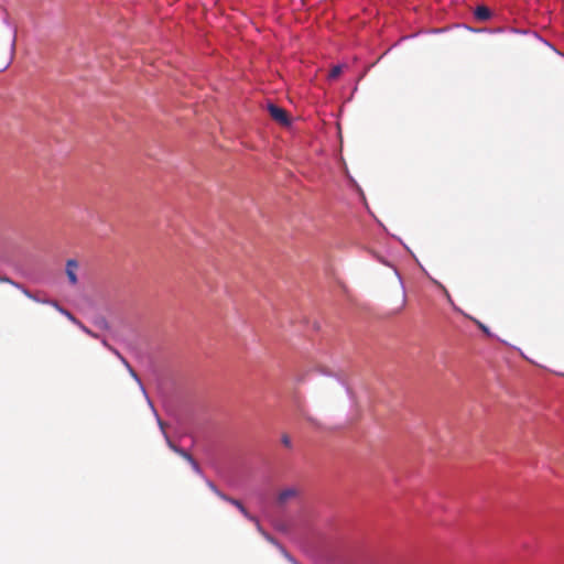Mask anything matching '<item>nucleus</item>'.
<instances>
[{"instance_id":"obj_21","label":"nucleus","mask_w":564,"mask_h":564,"mask_svg":"<svg viewBox=\"0 0 564 564\" xmlns=\"http://www.w3.org/2000/svg\"><path fill=\"white\" fill-rule=\"evenodd\" d=\"M102 345L109 349L111 347L106 339L101 340Z\"/></svg>"},{"instance_id":"obj_17","label":"nucleus","mask_w":564,"mask_h":564,"mask_svg":"<svg viewBox=\"0 0 564 564\" xmlns=\"http://www.w3.org/2000/svg\"><path fill=\"white\" fill-rule=\"evenodd\" d=\"M282 553L283 555L285 556V558L291 562L292 564H294V562H297L293 556H291L284 549H282Z\"/></svg>"},{"instance_id":"obj_4","label":"nucleus","mask_w":564,"mask_h":564,"mask_svg":"<svg viewBox=\"0 0 564 564\" xmlns=\"http://www.w3.org/2000/svg\"><path fill=\"white\" fill-rule=\"evenodd\" d=\"M299 495V491L296 488H285L283 490H281L278 495V502L280 505H284L289 500H291L292 498H295L296 496Z\"/></svg>"},{"instance_id":"obj_23","label":"nucleus","mask_w":564,"mask_h":564,"mask_svg":"<svg viewBox=\"0 0 564 564\" xmlns=\"http://www.w3.org/2000/svg\"><path fill=\"white\" fill-rule=\"evenodd\" d=\"M7 66H8V64H4V65H3V67H2L1 69H4V68H7Z\"/></svg>"},{"instance_id":"obj_18","label":"nucleus","mask_w":564,"mask_h":564,"mask_svg":"<svg viewBox=\"0 0 564 564\" xmlns=\"http://www.w3.org/2000/svg\"><path fill=\"white\" fill-rule=\"evenodd\" d=\"M180 456L183 457L186 462H189L193 458V456L189 453H187L185 449L181 453Z\"/></svg>"},{"instance_id":"obj_2","label":"nucleus","mask_w":564,"mask_h":564,"mask_svg":"<svg viewBox=\"0 0 564 564\" xmlns=\"http://www.w3.org/2000/svg\"><path fill=\"white\" fill-rule=\"evenodd\" d=\"M78 267H79V264L75 259H68L66 261L65 272H66L67 279L72 285H76L78 283V278H77Z\"/></svg>"},{"instance_id":"obj_13","label":"nucleus","mask_w":564,"mask_h":564,"mask_svg":"<svg viewBox=\"0 0 564 564\" xmlns=\"http://www.w3.org/2000/svg\"><path fill=\"white\" fill-rule=\"evenodd\" d=\"M77 326L85 333L87 334L88 336L93 337V338H99L98 334L94 333L91 329H89L88 327H86L82 322H79L77 324Z\"/></svg>"},{"instance_id":"obj_20","label":"nucleus","mask_w":564,"mask_h":564,"mask_svg":"<svg viewBox=\"0 0 564 564\" xmlns=\"http://www.w3.org/2000/svg\"><path fill=\"white\" fill-rule=\"evenodd\" d=\"M440 286H441V289L443 290V292H444V294H445V297H447V300H448V301H452V299H451V295H449L448 291H447L443 285H440Z\"/></svg>"},{"instance_id":"obj_19","label":"nucleus","mask_w":564,"mask_h":564,"mask_svg":"<svg viewBox=\"0 0 564 564\" xmlns=\"http://www.w3.org/2000/svg\"><path fill=\"white\" fill-rule=\"evenodd\" d=\"M207 486H208V488H209V489H210L215 495H217V491H220V490L216 487V485H215L214 482H212V481H208V482H207Z\"/></svg>"},{"instance_id":"obj_15","label":"nucleus","mask_w":564,"mask_h":564,"mask_svg":"<svg viewBox=\"0 0 564 564\" xmlns=\"http://www.w3.org/2000/svg\"><path fill=\"white\" fill-rule=\"evenodd\" d=\"M193 468V470L196 473V474H202V469L198 465V463L194 459V457L188 462Z\"/></svg>"},{"instance_id":"obj_1","label":"nucleus","mask_w":564,"mask_h":564,"mask_svg":"<svg viewBox=\"0 0 564 564\" xmlns=\"http://www.w3.org/2000/svg\"><path fill=\"white\" fill-rule=\"evenodd\" d=\"M268 111H269L271 118L273 120H275L278 123H280L282 126L290 124V119H289L288 112L283 108H281L276 105H273V104H269Z\"/></svg>"},{"instance_id":"obj_11","label":"nucleus","mask_w":564,"mask_h":564,"mask_svg":"<svg viewBox=\"0 0 564 564\" xmlns=\"http://www.w3.org/2000/svg\"><path fill=\"white\" fill-rule=\"evenodd\" d=\"M341 72H343L341 66H340V65H336V66H334V67L330 69V72H329V74H328V77H329L330 79H336V78L341 74Z\"/></svg>"},{"instance_id":"obj_9","label":"nucleus","mask_w":564,"mask_h":564,"mask_svg":"<svg viewBox=\"0 0 564 564\" xmlns=\"http://www.w3.org/2000/svg\"><path fill=\"white\" fill-rule=\"evenodd\" d=\"M0 282L1 283H9L13 286H15L17 289L21 290L24 288L23 285H21L20 283L13 281L12 279H10L9 276H6V275H1L0 274Z\"/></svg>"},{"instance_id":"obj_7","label":"nucleus","mask_w":564,"mask_h":564,"mask_svg":"<svg viewBox=\"0 0 564 564\" xmlns=\"http://www.w3.org/2000/svg\"><path fill=\"white\" fill-rule=\"evenodd\" d=\"M475 18L479 21H486L490 18L491 15V12L489 10V8L485 7V6H478L476 9H475Z\"/></svg>"},{"instance_id":"obj_10","label":"nucleus","mask_w":564,"mask_h":564,"mask_svg":"<svg viewBox=\"0 0 564 564\" xmlns=\"http://www.w3.org/2000/svg\"><path fill=\"white\" fill-rule=\"evenodd\" d=\"M22 293L28 296L29 299L35 301V302H39V303H43V301H48L47 299H42V297H37L35 294L31 293L28 289L23 288L22 289Z\"/></svg>"},{"instance_id":"obj_16","label":"nucleus","mask_w":564,"mask_h":564,"mask_svg":"<svg viewBox=\"0 0 564 564\" xmlns=\"http://www.w3.org/2000/svg\"><path fill=\"white\" fill-rule=\"evenodd\" d=\"M220 499L231 503V500H234L235 498H231L229 496H227L226 494H224L223 491H217V495Z\"/></svg>"},{"instance_id":"obj_8","label":"nucleus","mask_w":564,"mask_h":564,"mask_svg":"<svg viewBox=\"0 0 564 564\" xmlns=\"http://www.w3.org/2000/svg\"><path fill=\"white\" fill-rule=\"evenodd\" d=\"M231 505L235 506L236 508H238V510L243 514L245 518H247L250 521L256 522L259 525L258 520L252 514H250V512L243 507V505L239 500H237V499L231 500Z\"/></svg>"},{"instance_id":"obj_22","label":"nucleus","mask_w":564,"mask_h":564,"mask_svg":"<svg viewBox=\"0 0 564 564\" xmlns=\"http://www.w3.org/2000/svg\"><path fill=\"white\" fill-rule=\"evenodd\" d=\"M479 327H480L485 333H488V328H487L485 325H482V324H480V323H479Z\"/></svg>"},{"instance_id":"obj_24","label":"nucleus","mask_w":564,"mask_h":564,"mask_svg":"<svg viewBox=\"0 0 564 564\" xmlns=\"http://www.w3.org/2000/svg\"><path fill=\"white\" fill-rule=\"evenodd\" d=\"M294 564H300L299 562H294Z\"/></svg>"},{"instance_id":"obj_5","label":"nucleus","mask_w":564,"mask_h":564,"mask_svg":"<svg viewBox=\"0 0 564 564\" xmlns=\"http://www.w3.org/2000/svg\"><path fill=\"white\" fill-rule=\"evenodd\" d=\"M156 420H158V424L164 435V438L166 441V444L167 446L176 454L181 455V453L184 451L183 448L178 447L177 445H175L171 438L169 437V435L166 434L165 432V423L159 417V415L156 414Z\"/></svg>"},{"instance_id":"obj_14","label":"nucleus","mask_w":564,"mask_h":564,"mask_svg":"<svg viewBox=\"0 0 564 564\" xmlns=\"http://www.w3.org/2000/svg\"><path fill=\"white\" fill-rule=\"evenodd\" d=\"M281 443L286 447V448H292V441H291V437L288 435V434H283L281 436Z\"/></svg>"},{"instance_id":"obj_6","label":"nucleus","mask_w":564,"mask_h":564,"mask_svg":"<svg viewBox=\"0 0 564 564\" xmlns=\"http://www.w3.org/2000/svg\"><path fill=\"white\" fill-rule=\"evenodd\" d=\"M43 304H50L52 305L53 307H55L61 314H63L64 316H66V318H68L72 323H74L75 325H77L80 321L77 319L69 311L65 310L64 307H62L57 301H43Z\"/></svg>"},{"instance_id":"obj_3","label":"nucleus","mask_w":564,"mask_h":564,"mask_svg":"<svg viewBox=\"0 0 564 564\" xmlns=\"http://www.w3.org/2000/svg\"><path fill=\"white\" fill-rule=\"evenodd\" d=\"M109 350L111 352H113V355H116L120 359L122 365L127 368L129 375L141 386V380H140L139 376L137 375L134 369L131 367L129 361L119 352V350H117L115 347H109Z\"/></svg>"},{"instance_id":"obj_12","label":"nucleus","mask_w":564,"mask_h":564,"mask_svg":"<svg viewBox=\"0 0 564 564\" xmlns=\"http://www.w3.org/2000/svg\"><path fill=\"white\" fill-rule=\"evenodd\" d=\"M95 325L100 328V329H109V323L107 322V319L105 317H99L95 321Z\"/></svg>"}]
</instances>
